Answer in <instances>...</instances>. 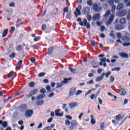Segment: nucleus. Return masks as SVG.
<instances>
[{
    "mask_svg": "<svg viewBox=\"0 0 130 130\" xmlns=\"http://www.w3.org/2000/svg\"><path fill=\"white\" fill-rule=\"evenodd\" d=\"M79 8H76V12H74V15H75V17L77 18L78 17V14L79 16H81V10H82V6L79 5Z\"/></svg>",
    "mask_w": 130,
    "mask_h": 130,
    "instance_id": "f257e3e1",
    "label": "nucleus"
},
{
    "mask_svg": "<svg viewBox=\"0 0 130 130\" xmlns=\"http://www.w3.org/2000/svg\"><path fill=\"white\" fill-rule=\"evenodd\" d=\"M60 109H58L55 111V116H58L59 117H62L63 116V113H60Z\"/></svg>",
    "mask_w": 130,
    "mask_h": 130,
    "instance_id": "f03ea898",
    "label": "nucleus"
},
{
    "mask_svg": "<svg viewBox=\"0 0 130 130\" xmlns=\"http://www.w3.org/2000/svg\"><path fill=\"white\" fill-rule=\"evenodd\" d=\"M83 26H85V27H86L87 29H90L91 28V25H90V23L87 21V19L85 18L83 20Z\"/></svg>",
    "mask_w": 130,
    "mask_h": 130,
    "instance_id": "7ed1b4c3",
    "label": "nucleus"
},
{
    "mask_svg": "<svg viewBox=\"0 0 130 130\" xmlns=\"http://www.w3.org/2000/svg\"><path fill=\"white\" fill-rule=\"evenodd\" d=\"M75 93H76V88L72 87L71 88H70L69 90L70 97H71V96H74V95H75Z\"/></svg>",
    "mask_w": 130,
    "mask_h": 130,
    "instance_id": "20e7f679",
    "label": "nucleus"
},
{
    "mask_svg": "<svg viewBox=\"0 0 130 130\" xmlns=\"http://www.w3.org/2000/svg\"><path fill=\"white\" fill-rule=\"evenodd\" d=\"M70 108L73 109L78 106V102L70 103L69 104Z\"/></svg>",
    "mask_w": 130,
    "mask_h": 130,
    "instance_id": "39448f33",
    "label": "nucleus"
},
{
    "mask_svg": "<svg viewBox=\"0 0 130 130\" xmlns=\"http://www.w3.org/2000/svg\"><path fill=\"white\" fill-rule=\"evenodd\" d=\"M92 19L93 21H96L98 20H100V14L98 13L95 14L93 16Z\"/></svg>",
    "mask_w": 130,
    "mask_h": 130,
    "instance_id": "423d86ee",
    "label": "nucleus"
},
{
    "mask_svg": "<svg viewBox=\"0 0 130 130\" xmlns=\"http://www.w3.org/2000/svg\"><path fill=\"white\" fill-rule=\"evenodd\" d=\"M127 13V11L125 10H122L121 12L119 13L118 16L119 17H123L126 15Z\"/></svg>",
    "mask_w": 130,
    "mask_h": 130,
    "instance_id": "0eeeda50",
    "label": "nucleus"
},
{
    "mask_svg": "<svg viewBox=\"0 0 130 130\" xmlns=\"http://www.w3.org/2000/svg\"><path fill=\"white\" fill-rule=\"evenodd\" d=\"M32 114H33V111L28 110L25 113V116L26 117H31Z\"/></svg>",
    "mask_w": 130,
    "mask_h": 130,
    "instance_id": "6e6552de",
    "label": "nucleus"
},
{
    "mask_svg": "<svg viewBox=\"0 0 130 130\" xmlns=\"http://www.w3.org/2000/svg\"><path fill=\"white\" fill-rule=\"evenodd\" d=\"M105 77V73H103L101 76L98 77L95 79V82H100V81H102L103 80V78Z\"/></svg>",
    "mask_w": 130,
    "mask_h": 130,
    "instance_id": "1a4fd4ad",
    "label": "nucleus"
},
{
    "mask_svg": "<svg viewBox=\"0 0 130 130\" xmlns=\"http://www.w3.org/2000/svg\"><path fill=\"white\" fill-rule=\"evenodd\" d=\"M119 55L122 58H128V54L124 52L120 53Z\"/></svg>",
    "mask_w": 130,
    "mask_h": 130,
    "instance_id": "9d476101",
    "label": "nucleus"
},
{
    "mask_svg": "<svg viewBox=\"0 0 130 130\" xmlns=\"http://www.w3.org/2000/svg\"><path fill=\"white\" fill-rule=\"evenodd\" d=\"M115 30H120L123 29V26L121 25V24H116L115 25Z\"/></svg>",
    "mask_w": 130,
    "mask_h": 130,
    "instance_id": "9b49d317",
    "label": "nucleus"
},
{
    "mask_svg": "<svg viewBox=\"0 0 130 130\" xmlns=\"http://www.w3.org/2000/svg\"><path fill=\"white\" fill-rule=\"evenodd\" d=\"M114 16V15L113 14H111L108 22L107 23V26H109V25H110V24L112 23V21H113Z\"/></svg>",
    "mask_w": 130,
    "mask_h": 130,
    "instance_id": "f8f14e48",
    "label": "nucleus"
},
{
    "mask_svg": "<svg viewBox=\"0 0 130 130\" xmlns=\"http://www.w3.org/2000/svg\"><path fill=\"white\" fill-rule=\"evenodd\" d=\"M89 12H90V8L86 7L83 10V14H89Z\"/></svg>",
    "mask_w": 130,
    "mask_h": 130,
    "instance_id": "ddd939ff",
    "label": "nucleus"
},
{
    "mask_svg": "<svg viewBox=\"0 0 130 130\" xmlns=\"http://www.w3.org/2000/svg\"><path fill=\"white\" fill-rule=\"evenodd\" d=\"M1 124H2V126L3 127H7V126H8V122L7 121H4L3 122V121L2 120H0V125Z\"/></svg>",
    "mask_w": 130,
    "mask_h": 130,
    "instance_id": "4468645a",
    "label": "nucleus"
},
{
    "mask_svg": "<svg viewBox=\"0 0 130 130\" xmlns=\"http://www.w3.org/2000/svg\"><path fill=\"white\" fill-rule=\"evenodd\" d=\"M122 9H123V4H119L117 6V10H118V11H120V10H122Z\"/></svg>",
    "mask_w": 130,
    "mask_h": 130,
    "instance_id": "2eb2a0df",
    "label": "nucleus"
},
{
    "mask_svg": "<svg viewBox=\"0 0 130 130\" xmlns=\"http://www.w3.org/2000/svg\"><path fill=\"white\" fill-rule=\"evenodd\" d=\"M27 109V105L25 104H23L20 106V110L21 111H25Z\"/></svg>",
    "mask_w": 130,
    "mask_h": 130,
    "instance_id": "dca6fc26",
    "label": "nucleus"
},
{
    "mask_svg": "<svg viewBox=\"0 0 130 130\" xmlns=\"http://www.w3.org/2000/svg\"><path fill=\"white\" fill-rule=\"evenodd\" d=\"M8 32H9V29H6L4 30L3 31V32H2V34H3L2 37L3 38L6 37V36H7V35H8Z\"/></svg>",
    "mask_w": 130,
    "mask_h": 130,
    "instance_id": "f3484780",
    "label": "nucleus"
},
{
    "mask_svg": "<svg viewBox=\"0 0 130 130\" xmlns=\"http://www.w3.org/2000/svg\"><path fill=\"white\" fill-rule=\"evenodd\" d=\"M37 92H38V89H35L34 90L31 91L29 92V96H30V97H32V96H33V95H35V94H36V93H37Z\"/></svg>",
    "mask_w": 130,
    "mask_h": 130,
    "instance_id": "a211bd4d",
    "label": "nucleus"
},
{
    "mask_svg": "<svg viewBox=\"0 0 130 130\" xmlns=\"http://www.w3.org/2000/svg\"><path fill=\"white\" fill-rule=\"evenodd\" d=\"M70 81H72V78L70 77L69 78H65L63 80V81H62V83L63 84H68Z\"/></svg>",
    "mask_w": 130,
    "mask_h": 130,
    "instance_id": "6ab92c4d",
    "label": "nucleus"
},
{
    "mask_svg": "<svg viewBox=\"0 0 130 130\" xmlns=\"http://www.w3.org/2000/svg\"><path fill=\"white\" fill-rule=\"evenodd\" d=\"M22 62L23 61L22 60H20L17 63V66L16 67V69H17V70H20V69H21V66H22Z\"/></svg>",
    "mask_w": 130,
    "mask_h": 130,
    "instance_id": "aec40b11",
    "label": "nucleus"
},
{
    "mask_svg": "<svg viewBox=\"0 0 130 130\" xmlns=\"http://www.w3.org/2000/svg\"><path fill=\"white\" fill-rule=\"evenodd\" d=\"M45 97V94H40L37 96V100H40L41 99H43Z\"/></svg>",
    "mask_w": 130,
    "mask_h": 130,
    "instance_id": "412c9836",
    "label": "nucleus"
},
{
    "mask_svg": "<svg viewBox=\"0 0 130 130\" xmlns=\"http://www.w3.org/2000/svg\"><path fill=\"white\" fill-rule=\"evenodd\" d=\"M122 40L123 41H125V42H127L129 41L130 38H128V37L124 36L122 38Z\"/></svg>",
    "mask_w": 130,
    "mask_h": 130,
    "instance_id": "4be33fe9",
    "label": "nucleus"
},
{
    "mask_svg": "<svg viewBox=\"0 0 130 130\" xmlns=\"http://www.w3.org/2000/svg\"><path fill=\"white\" fill-rule=\"evenodd\" d=\"M90 117H91V124H95V123H96V121L95 120V119L94 118V116H93V115H91Z\"/></svg>",
    "mask_w": 130,
    "mask_h": 130,
    "instance_id": "5701e85b",
    "label": "nucleus"
},
{
    "mask_svg": "<svg viewBox=\"0 0 130 130\" xmlns=\"http://www.w3.org/2000/svg\"><path fill=\"white\" fill-rule=\"evenodd\" d=\"M119 22L120 23V24H122V25H124V24L126 23V20H125V18H122L120 19Z\"/></svg>",
    "mask_w": 130,
    "mask_h": 130,
    "instance_id": "b1692460",
    "label": "nucleus"
},
{
    "mask_svg": "<svg viewBox=\"0 0 130 130\" xmlns=\"http://www.w3.org/2000/svg\"><path fill=\"white\" fill-rule=\"evenodd\" d=\"M44 103V101L41 100L37 102L36 104L38 106H41Z\"/></svg>",
    "mask_w": 130,
    "mask_h": 130,
    "instance_id": "393cba45",
    "label": "nucleus"
},
{
    "mask_svg": "<svg viewBox=\"0 0 130 130\" xmlns=\"http://www.w3.org/2000/svg\"><path fill=\"white\" fill-rule=\"evenodd\" d=\"M77 22H79V25L80 26H84V23L83 21H82V19L81 18H77Z\"/></svg>",
    "mask_w": 130,
    "mask_h": 130,
    "instance_id": "a878e982",
    "label": "nucleus"
},
{
    "mask_svg": "<svg viewBox=\"0 0 130 130\" xmlns=\"http://www.w3.org/2000/svg\"><path fill=\"white\" fill-rule=\"evenodd\" d=\"M22 49L23 46H22V45H19L16 48V50L17 51H22Z\"/></svg>",
    "mask_w": 130,
    "mask_h": 130,
    "instance_id": "bb28decb",
    "label": "nucleus"
},
{
    "mask_svg": "<svg viewBox=\"0 0 130 130\" xmlns=\"http://www.w3.org/2000/svg\"><path fill=\"white\" fill-rule=\"evenodd\" d=\"M120 70H121V69L120 67H117L112 69L111 71L112 72H119Z\"/></svg>",
    "mask_w": 130,
    "mask_h": 130,
    "instance_id": "cd10ccee",
    "label": "nucleus"
},
{
    "mask_svg": "<svg viewBox=\"0 0 130 130\" xmlns=\"http://www.w3.org/2000/svg\"><path fill=\"white\" fill-rule=\"evenodd\" d=\"M63 84L64 83H62H62H57L56 88L57 89L58 88H60V87H62V86H63Z\"/></svg>",
    "mask_w": 130,
    "mask_h": 130,
    "instance_id": "c85d7f7f",
    "label": "nucleus"
},
{
    "mask_svg": "<svg viewBox=\"0 0 130 130\" xmlns=\"http://www.w3.org/2000/svg\"><path fill=\"white\" fill-rule=\"evenodd\" d=\"M121 95L122 96H124V95L126 94V91H125V90H124V89L121 88Z\"/></svg>",
    "mask_w": 130,
    "mask_h": 130,
    "instance_id": "c756f323",
    "label": "nucleus"
},
{
    "mask_svg": "<svg viewBox=\"0 0 130 130\" xmlns=\"http://www.w3.org/2000/svg\"><path fill=\"white\" fill-rule=\"evenodd\" d=\"M71 124H72L73 127H75L77 126V121H76L75 120L72 121Z\"/></svg>",
    "mask_w": 130,
    "mask_h": 130,
    "instance_id": "7c9ffc66",
    "label": "nucleus"
},
{
    "mask_svg": "<svg viewBox=\"0 0 130 130\" xmlns=\"http://www.w3.org/2000/svg\"><path fill=\"white\" fill-rule=\"evenodd\" d=\"M98 8V5H97V4H94L93 5V11H94V12H96V11L97 10V9Z\"/></svg>",
    "mask_w": 130,
    "mask_h": 130,
    "instance_id": "2f4dec72",
    "label": "nucleus"
},
{
    "mask_svg": "<svg viewBox=\"0 0 130 130\" xmlns=\"http://www.w3.org/2000/svg\"><path fill=\"white\" fill-rule=\"evenodd\" d=\"M116 119L117 121H120V119H121V115L119 114L116 116Z\"/></svg>",
    "mask_w": 130,
    "mask_h": 130,
    "instance_id": "473e14b6",
    "label": "nucleus"
},
{
    "mask_svg": "<svg viewBox=\"0 0 130 130\" xmlns=\"http://www.w3.org/2000/svg\"><path fill=\"white\" fill-rule=\"evenodd\" d=\"M124 3L127 7H130V0H125Z\"/></svg>",
    "mask_w": 130,
    "mask_h": 130,
    "instance_id": "72a5a7b5",
    "label": "nucleus"
},
{
    "mask_svg": "<svg viewBox=\"0 0 130 130\" xmlns=\"http://www.w3.org/2000/svg\"><path fill=\"white\" fill-rule=\"evenodd\" d=\"M14 76V72L11 71L10 73L7 75L8 78H12Z\"/></svg>",
    "mask_w": 130,
    "mask_h": 130,
    "instance_id": "f704fd0d",
    "label": "nucleus"
},
{
    "mask_svg": "<svg viewBox=\"0 0 130 130\" xmlns=\"http://www.w3.org/2000/svg\"><path fill=\"white\" fill-rule=\"evenodd\" d=\"M110 15V10H108L106 12V14H105L104 16L105 18H107Z\"/></svg>",
    "mask_w": 130,
    "mask_h": 130,
    "instance_id": "c9c22d12",
    "label": "nucleus"
},
{
    "mask_svg": "<svg viewBox=\"0 0 130 130\" xmlns=\"http://www.w3.org/2000/svg\"><path fill=\"white\" fill-rule=\"evenodd\" d=\"M105 126L104 125V123H101L100 124V129L101 130H104Z\"/></svg>",
    "mask_w": 130,
    "mask_h": 130,
    "instance_id": "e433bc0d",
    "label": "nucleus"
},
{
    "mask_svg": "<svg viewBox=\"0 0 130 130\" xmlns=\"http://www.w3.org/2000/svg\"><path fill=\"white\" fill-rule=\"evenodd\" d=\"M108 3L110 6H113V4H114V0H108Z\"/></svg>",
    "mask_w": 130,
    "mask_h": 130,
    "instance_id": "4c0bfd02",
    "label": "nucleus"
},
{
    "mask_svg": "<svg viewBox=\"0 0 130 130\" xmlns=\"http://www.w3.org/2000/svg\"><path fill=\"white\" fill-rule=\"evenodd\" d=\"M69 70L71 73H72V74H75V72L76 71V69H73L72 68H69Z\"/></svg>",
    "mask_w": 130,
    "mask_h": 130,
    "instance_id": "58836bf2",
    "label": "nucleus"
},
{
    "mask_svg": "<svg viewBox=\"0 0 130 130\" xmlns=\"http://www.w3.org/2000/svg\"><path fill=\"white\" fill-rule=\"evenodd\" d=\"M114 80H115L114 77L112 76L110 77V81L111 83H113V82H114Z\"/></svg>",
    "mask_w": 130,
    "mask_h": 130,
    "instance_id": "ea45409f",
    "label": "nucleus"
},
{
    "mask_svg": "<svg viewBox=\"0 0 130 130\" xmlns=\"http://www.w3.org/2000/svg\"><path fill=\"white\" fill-rule=\"evenodd\" d=\"M49 52L48 54L50 55L52 53V51H53V48L52 47L49 48L48 49Z\"/></svg>",
    "mask_w": 130,
    "mask_h": 130,
    "instance_id": "a19ab883",
    "label": "nucleus"
},
{
    "mask_svg": "<svg viewBox=\"0 0 130 130\" xmlns=\"http://www.w3.org/2000/svg\"><path fill=\"white\" fill-rule=\"evenodd\" d=\"M110 36L111 37H112L113 38H114V31L112 30L110 32Z\"/></svg>",
    "mask_w": 130,
    "mask_h": 130,
    "instance_id": "79ce46f5",
    "label": "nucleus"
},
{
    "mask_svg": "<svg viewBox=\"0 0 130 130\" xmlns=\"http://www.w3.org/2000/svg\"><path fill=\"white\" fill-rule=\"evenodd\" d=\"M23 93H25V90H23L22 91H21L20 92H17V93L15 95V97H16V96H19V95H21V94H23Z\"/></svg>",
    "mask_w": 130,
    "mask_h": 130,
    "instance_id": "37998d69",
    "label": "nucleus"
},
{
    "mask_svg": "<svg viewBox=\"0 0 130 130\" xmlns=\"http://www.w3.org/2000/svg\"><path fill=\"white\" fill-rule=\"evenodd\" d=\"M105 75L106 76V79H107L108 78V77H109V76H110V75H111V72H109L106 74L105 73Z\"/></svg>",
    "mask_w": 130,
    "mask_h": 130,
    "instance_id": "c03bdc74",
    "label": "nucleus"
},
{
    "mask_svg": "<svg viewBox=\"0 0 130 130\" xmlns=\"http://www.w3.org/2000/svg\"><path fill=\"white\" fill-rule=\"evenodd\" d=\"M39 40H40V37H36V38L34 39V41L35 42H37L39 41Z\"/></svg>",
    "mask_w": 130,
    "mask_h": 130,
    "instance_id": "a18cd8bd",
    "label": "nucleus"
},
{
    "mask_svg": "<svg viewBox=\"0 0 130 130\" xmlns=\"http://www.w3.org/2000/svg\"><path fill=\"white\" fill-rule=\"evenodd\" d=\"M130 45V42L129 43H125L123 44V46H124V47H126L127 46H129Z\"/></svg>",
    "mask_w": 130,
    "mask_h": 130,
    "instance_id": "49530a36",
    "label": "nucleus"
},
{
    "mask_svg": "<svg viewBox=\"0 0 130 130\" xmlns=\"http://www.w3.org/2000/svg\"><path fill=\"white\" fill-rule=\"evenodd\" d=\"M35 85V83H34V82H31L29 83V86L30 88H33V87H34Z\"/></svg>",
    "mask_w": 130,
    "mask_h": 130,
    "instance_id": "de8ad7c7",
    "label": "nucleus"
},
{
    "mask_svg": "<svg viewBox=\"0 0 130 130\" xmlns=\"http://www.w3.org/2000/svg\"><path fill=\"white\" fill-rule=\"evenodd\" d=\"M87 5L88 6H92L93 5V2H92V0H89L87 2Z\"/></svg>",
    "mask_w": 130,
    "mask_h": 130,
    "instance_id": "09e8293b",
    "label": "nucleus"
},
{
    "mask_svg": "<svg viewBox=\"0 0 130 130\" xmlns=\"http://www.w3.org/2000/svg\"><path fill=\"white\" fill-rule=\"evenodd\" d=\"M102 10V7H98V8L95 12H97L98 13H99V12H101V10Z\"/></svg>",
    "mask_w": 130,
    "mask_h": 130,
    "instance_id": "8fccbe9b",
    "label": "nucleus"
},
{
    "mask_svg": "<svg viewBox=\"0 0 130 130\" xmlns=\"http://www.w3.org/2000/svg\"><path fill=\"white\" fill-rule=\"evenodd\" d=\"M127 19L130 20V9L128 10V14L127 15Z\"/></svg>",
    "mask_w": 130,
    "mask_h": 130,
    "instance_id": "3c124183",
    "label": "nucleus"
},
{
    "mask_svg": "<svg viewBox=\"0 0 130 130\" xmlns=\"http://www.w3.org/2000/svg\"><path fill=\"white\" fill-rule=\"evenodd\" d=\"M115 9H116L115 6L113 5L111 9V12L112 13H114V12H115Z\"/></svg>",
    "mask_w": 130,
    "mask_h": 130,
    "instance_id": "603ef678",
    "label": "nucleus"
},
{
    "mask_svg": "<svg viewBox=\"0 0 130 130\" xmlns=\"http://www.w3.org/2000/svg\"><path fill=\"white\" fill-rule=\"evenodd\" d=\"M116 36L118 39H120L121 38V34L118 32L117 33Z\"/></svg>",
    "mask_w": 130,
    "mask_h": 130,
    "instance_id": "864d4df0",
    "label": "nucleus"
},
{
    "mask_svg": "<svg viewBox=\"0 0 130 130\" xmlns=\"http://www.w3.org/2000/svg\"><path fill=\"white\" fill-rule=\"evenodd\" d=\"M65 124H66V125H70L71 124V122L69 120H66Z\"/></svg>",
    "mask_w": 130,
    "mask_h": 130,
    "instance_id": "5fc2aeb1",
    "label": "nucleus"
},
{
    "mask_svg": "<svg viewBox=\"0 0 130 130\" xmlns=\"http://www.w3.org/2000/svg\"><path fill=\"white\" fill-rule=\"evenodd\" d=\"M87 19L88 21H89L90 22V21H91V20H92V16H91V15H87Z\"/></svg>",
    "mask_w": 130,
    "mask_h": 130,
    "instance_id": "6e6d98bb",
    "label": "nucleus"
},
{
    "mask_svg": "<svg viewBox=\"0 0 130 130\" xmlns=\"http://www.w3.org/2000/svg\"><path fill=\"white\" fill-rule=\"evenodd\" d=\"M45 75V73H41L39 74L38 75V77H44Z\"/></svg>",
    "mask_w": 130,
    "mask_h": 130,
    "instance_id": "4d7b16f0",
    "label": "nucleus"
},
{
    "mask_svg": "<svg viewBox=\"0 0 130 130\" xmlns=\"http://www.w3.org/2000/svg\"><path fill=\"white\" fill-rule=\"evenodd\" d=\"M30 61L31 62H32V63H34V62L36 61V59H35L34 57H31L30 59Z\"/></svg>",
    "mask_w": 130,
    "mask_h": 130,
    "instance_id": "13d9d810",
    "label": "nucleus"
},
{
    "mask_svg": "<svg viewBox=\"0 0 130 130\" xmlns=\"http://www.w3.org/2000/svg\"><path fill=\"white\" fill-rule=\"evenodd\" d=\"M98 99L99 100V104H100L101 105L103 104V102L102 101V100H101V99H100V98H99Z\"/></svg>",
    "mask_w": 130,
    "mask_h": 130,
    "instance_id": "bf43d9fd",
    "label": "nucleus"
},
{
    "mask_svg": "<svg viewBox=\"0 0 130 130\" xmlns=\"http://www.w3.org/2000/svg\"><path fill=\"white\" fill-rule=\"evenodd\" d=\"M15 55H16V54L15 53H13L11 55H10L9 57H10V58H14L15 57Z\"/></svg>",
    "mask_w": 130,
    "mask_h": 130,
    "instance_id": "052dcab7",
    "label": "nucleus"
},
{
    "mask_svg": "<svg viewBox=\"0 0 130 130\" xmlns=\"http://www.w3.org/2000/svg\"><path fill=\"white\" fill-rule=\"evenodd\" d=\"M9 7H10L11 8H14V7H15V3H14L13 2L9 4Z\"/></svg>",
    "mask_w": 130,
    "mask_h": 130,
    "instance_id": "680f3d73",
    "label": "nucleus"
},
{
    "mask_svg": "<svg viewBox=\"0 0 130 130\" xmlns=\"http://www.w3.org/2000/svg\"><path fill=\"white\" fill-rule=\"evenodd\" d=\"M82 90H79L77 91V93H76V96H78V95H80V94H81Z\"/></svg>",
    "mask_w": 130,
    "mask_h": 130,
    "instance_id": "e2e57ef3",
    "label": "nucleus"
},
{
    "mask_svg": "<svg viewBox=\"0 0 130 130\" xmlns=\"http://www.w3.org/2000/svg\"><path fill=\"white\" fill-rule=\"evenodd\" d=\"M91 45L92 46H95L96 45V43H95L94 41H91Z\"/></svg>",
    "mask_w": 130,
    "mask_h": 130,
    "instance_id": "0e129e2a",
    "label": "nucleus"
},
{
    "mask_svg": "<svg viewBox=\"0 0 130 130\" xmlns=\"http://www.w3.org/2000/svg\"><path fill=\"white\" fill-rule=\"evenodd\" d=\"M71 13H68L66 16L67 19H71Z\"/></svg>",
    "mask_w": 130,
    "mask_h": 130,
    "instance_id": "69168bd1",
    "label": "nucleus"
},
{
    "mask_svg": "<svg viewBox=\"0 0 130 130\" xmlns=\"http://www.w3.org/2000/svg\"><path fill=\"white\" fill-rule=\"evenodd\" d=\"M100 60L102 62H105L106 61V58H101Z\"/></svg>",
    "mask_w": 130,
    "mask_h": 130,
    "instance_id": "338daca9",
    "label": "nucleus"
},
{
    "mask_svg": "<svg viewBox=\"0 0 130 130\" xmlns=\"http://www.w3.org/2000/svg\"><path fill=\"white\" fill-rule=\"evenodd\" d=\"M51 127L48 126L44 128L43 130H51Z\"/></svg>",
    "mask_w": 130,
    "mask_h": 130,
    "instance_id": "774afa93",
    "label": "nucleus"
}]
</instances>
